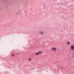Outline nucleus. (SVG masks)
Returning <instances> with one entry per match:
<instances>
[{
  "mask_svg": "<svg viewBox=\"0 0 74 74\" xmlns=\"http://www.w3.org/2000/svg\"><path fill=\"white\" fill-rule=\"evenodd\" d=\"M73 74H74V73H73Z\"/></svg>",
  "mask_w": 74,
  "mask_h": 74,
  "instance_id": "dca6fc26",
  "label": "nucleus"
},
{
  "mask_svg": "<svg viewBox=\"0 0 74 74\" xmlns=\"http://www.w3.org/2000/svg\"><path fill=\"white\" fill-rule=\"evenodd\" d=\"M39 54L40 53H42V52L41 51H38Z\"/></svg>",
  "mask_w": 74,
  "mask_h": 74,
  "instance_id": "39448f33",
  "label": "nucleus"
},
{
  "mask_svg": "<svg viewBox=\"0 0 74 74\" xmlns=\"http://www.w3.org/2000/svg\"><path fill=\"white\" fill-rule=\"evenodd\" d=\"M56 49L55 48H52V50H54V51H55Z\"/></svg>",
  "mask_w": 74,
  "mask_h": 74,
  "instance_id": "f03ea898",
  "label": "nucleus"
},
{
  "mask_svg": "<svg viewBox=\"0 0 74 74\" xmlns=\"http://www.w3.org/2000/svg\"><path fill=\"white\" fill-rule=\"evenodd\" d=\"M62 69H63V67H62Z\"/></svg>",
  "mask_w": 74,
  "mask_h": 74,
  "instance_id": "9b49d317",
  "label": "nucleus"
},
{
  "mask_svg": "<svg viewBox=\"0 0 74 74\" xmlns=\"http://www.w3.org/2000/svg\"><path fill=\"white\" fill-rule=\"evenodd\" d=\"M12 56H14V54H12Z\"/></svg>",
  "mask_w": 74,
  "mask_h": 74,
  "instance_id": "6e6552de",
  "label": "nucleus"
},
{
  "mask_svg": "<svg viewBox=\"0 0 74 74\" xmlns=\"http://www.w3.org/2000/svg\"><path fill=\"white\" fill-rule=\"evenodd\" d=\"M33 69H34V68H33Z\"/></svg>",
  "mask_w": 74,
  "mask_h": 74,
  "instance_id": "ddd939ff",
  "label": "nucleus"
},
{
  "mask_svg": "<svg viewBox=\"0 0 74 74\" xmlns=\"http://www.w3.org/2000/svg\"><path fill=\"white\" fill-rule=\"evenodd\" d=\"M17 54H18V55H19V54H18V53H17Z\"/></svg>",
  "mask_w": 74,
  "mask_h": 74,
  "instance_id": "f8f14e48",
  "label": "nucleus"
},
{
  "mask_svg": "<svg viewBox=\"0 0 74 74\" xmlns=\"http://www.w3.org/2000/svg\"><path fill=\"white\" fill-rule=\"evenodd\" d=\"M32 60V59H31V58H29V61H30V60Z\"/></svg>",
  "mask_w": 74,
  "mask_h": 74,
  "instance_id": "0eeeda50",
  "label": "nucleus"
},
{
  "mask_svg": "<svg viewBox=\"0 0 74 74\" xmlns=\"http://www.w3.org/2000/svg\"><path fill=\"white\" fill-rule=\"evenodd\" d=\"M70 43H71L70 42H68L67 43V44H68V45H69V44H70Z\"/></svg>",
  "mask_w": 74,
  "mask_h": 74,
  "instance_id": "20e7f679",
  "label": "nucleus"
},
{
  "mask_svg": "<svg viewBox=\"0 0 74 74\" xmlns=\"http://www.w3.org/2000/svg\"><path fill=\"white\" fill-rule=\"evenodd\" d=\"M9 25L10 26V25Z\"/></svg>",
  "mask_w": 74,
  "mask_h": 74,
  "instance_id": "f3484780",
  "label": "nucleus"
},
{
  "mask_svg": "<svg viewBox=\"0 0 74 74\" xmlns=\"http://www.w3.org/2000/svg\"><path fill=\"white\" fill-rule=\"evenodd\" d=\"M25 14H26V11H25Z\"/></svg>",
  "mask_w": 74,
  "mask_h": 74,
  "instance_id": "9d476101",
  "label": "nucleus"
},
{
  "mask_svg": "<svg viewBox=\"0 0 74 74\" xmlns=\"http://www.w3.org/2000/svg\"><path fill=\"white\" fill-rule=\"evenodd\" d=\"M38 54H39V53L38 52H37V53H35V55H38Z\"/></svg>",
  "mask_w": 74,
  "mask_h": 74,
  "instance_id": "7ed1b4c3",
  "label": "nucleus"
},
{
  "mask_svg": "<svg viewBox=\"0 0 74 74\" xmlns=\"http://www.w3.org/2000/svg\"><path fill=\"white\" fill-rule=\"evenodd\" d=\"M5 26L6 27V25H5Z\"/></svg>",
  "mask_w": 74,
  "mask_h": 74,
  "instance_id": "2eb2a0df",
  "label": "nucleus"
},
{
  "mask_svg": "<svg viewBox=\"0 0 74 74\" xmlns=\"http://www.w3.org/2000/svg\"><path fill=\"white\" fill-rule=\"evenodd\" d=\"M71 49L72 51H73L74 49V45H71Z\"/></svg>",
  "mask_w": 74,
  "mask_h": 74,
  "instance_id": "f257e3e1",
  "label": "nucleus"
},
{
  "mask_svg": "<svg viewBox=\"0 0 74 74\" xmlns=\"http://www.w3.org/2000/svg\"><path fill=\"white\" fill-rule=\"evenodd\" d=\"M31 10L32 11V9H31Z\"/></svg>",
  "mask_w": 74,
  "mask_h": 74,
  "instance_id": "4468645a",
  "label": "nucleus"
},
{
  "mask_svg": "<svg viewBox=\"0 0 74 74\" xmlns=\"http://www.w3.org/2000/svg\"><path fill=\"white\" fill-rule=\"evenodd\" d=\"M16 15H18V13H16Z\"/></svg>",
  "mask_w": 74,
  "mask_h": 74,
  "instance_id": "1a4fd4ad",
  "label": "nucleus"
},
{
  "mask_svg": "<svg viewBox=\"0 0 74 74\" xmlns=\"http://www.w3.org/2000/svg\"><path fill=\"white\" fill-rule=\"evenodd\" d=\"M40 34H43L44 33H43V32H41V33H40Z\"/></svg>",
  "mask_w": 74,
  "mask_h": 74,
  "instance_id": "423d86ee",
  "label": "nucleus"
}]
</instances>
